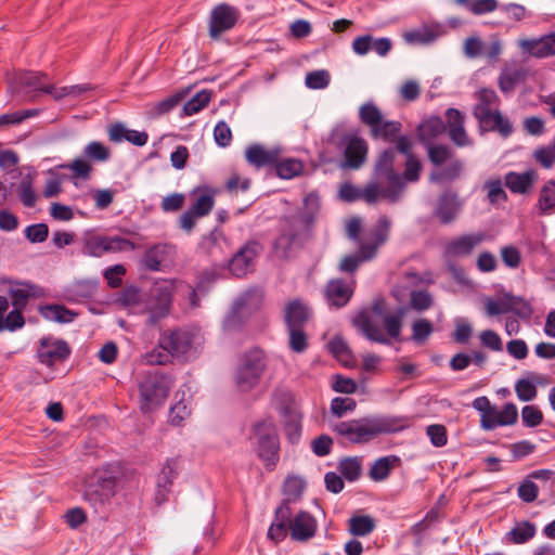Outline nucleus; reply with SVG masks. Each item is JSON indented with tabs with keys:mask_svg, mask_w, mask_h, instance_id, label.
<instances>
[{
	"mask_svg": "<svg viewBox=\"0 0 555 555\" xmlns=\"http://www.w3.org/2000/svg\"><path fill=\"white\" fill-rule=\"evenodd\" d=\"M473 408L480 412V425L485 430H493L498 426H511L517 423L518 411L513 402H507L501 411L493 406L486 396L476 398Z\"/></svg>",
	"mask_w": 555,
	"mask_h": 555,
	"instance_id": "nucleus-8",
	"label": "nucleus"
},
{
	"mask_svg": "<svg viewBox=\"0 0 555 555\" xmlns=\"http://www.w3.org/2000/svg\"><path fill=\"white\" fill-rule=\"evenodd\" d=\"M317 521L308 512L298 513L292 521L291 537L293 540L306 542L317 532Z\"/></svg>",
	"mask_w": 555,
	"mask_h": 555,
	"instance_id": "nucleus-28",
	"label": "nucleus"
},
{
	"mask_svg": "<svg viewBox=\"0 0 555 555\" xmlns=\"http://www.w3.org/2000/svg\"><path fill=\"white\" fill-rule=\"evenodd\" d=\"M511 311L515 313L521 320H530L533 313V309L529 301L521 297L514 296L508 293Z\"/></svg>",
	"mask_w": 555,
	"mask_h": 555,
	"instance_id": "nucleus-48",
	"label": "nucleus"
},
{
	"mask_svg": "<svg viewBox=\"0 0 555 555\" xmlns=\"http://www.w3.org/2000/svg\"><path fill=\"white\" fill-rule=\"evenodd\" d=\"M12 306L25 310L30 298L44 296V289L29 282H15L8 292Z\"/></svg>",
	"mask_w": 555,
	"mask_h": 555,
	"instance_id": "nucleus-25",
	"label": "nucleus"
},
{
	"mask_svg": "<svg viewBox=\"0 0 555 555\" xmlns=\"http://www.w3.org/2000/svg\"><path fill=\"white\" fill-rule=\"evenodd\" d=\"M426 434L429 437L431 444L437 448L444 447L448 442L447 428L441 424L427 426Z\"/></svg>",
	"mask_w": 555,
	"mask_h": 555,
	"instance_id": "nucleus-63",
	"label": "nucleus"
},
{
	"mask_svg": "<svg viewBox=\"0 0 555 555\" xmlns=\"http://www.w3.org/2000/svg\"><path fill=\"white\" fill-rule=\"evenodd\" d=\"M159 346L169 350L172 358L186 359L193 346V334L182 328L167 331L160 335Z\"/></svg>",
	"mask_w": 555,
	"mask_h": 555,
	"instance_id": "nucleus-19",
	"label": "nucleus"
},
{
	"mask_svg": "<svg viewBox=\"0 0 555 555\" xmlns=\"http://www.w3.org/2000/svg\"><path fill=\"white\" fill-rule=\"evenodd\" d=\"M142 299L141 291L134 285L125 286L118 294L117 302L122 307H134Z\"/></svg>",
	"mask_w": 555,
	"mask_h": 555,
	"instance_id": "nucleus-50",
	"label": "nucleus"
},
{
	"mask_svg": "<svg viewBox=\"0 0 555 555\" xmlns=\"http://www.w3.org/2000/svg\"><path fill=\"white\" fill-rule=\"evenodd\" d=\"M284 319L287 328L305 327L309 319L308 308L299 300H293L285 307Z\"/></svg>",
	"mask_w": 555,
	"mask_h": 555,
	"instance_id": "nucleus-32",
	"label": "nucleus"
},
{
	"mask_svg": "<svg viewBox=\"0 0 555 555\" xmlns=\"http://www.w3.org/2000/svg\"><path fill=\"white\" fill-rule=\"evenodd\" d=\"M427 154L430 163L436 167H440L452 158L453 151L444 144H428Z\"/></svg>",
	"mask_w": 555,
	"mask_h": 555,
	"instance_id": "nucleus-47",
	"label": "nucleus"
},
{
	"mask_svg": "<svg viewBox=\"0 0 555 555\" xmlns=\"http://www.w3.org/2000/svg\"><path fill=\"white\" fill-rule=\"evenodd\" d=\"M521 421L525 427L534 428L542 423L543 413L535 405H525L521 410Z\"/></svg>",
	"mask_w": 555,
	"mask_h": 555,
	"instance_id": "nucleus-57",
	"label": "nucleus"
},
{
	"mask_svg": "<svg viewBox=\"0 0 555 555\" xmlns=\"http://www.w3.org/2000/svg\"><path fill=\"white\" fill-rule=\"evenodd\" d=\"M241 13L238 9L228 3L216 5L209 17V36L218 39L223 33L231 30L237 23Z\"/></svg>",
	"mask_w": 555,
	"mask_h": 555,
	"instance_id": "nucleus-17",
	"label": "nucleus"
},
{
	"mask_svg": "<svg viewBox=\"0 0 555 555\" xmlns=\"http://www.w3.org/2000/svg\"><path fill=\"white\" fill-rule=\"evenodd\" d=\"M408 309L405 307H398L393 312L388 315H385L383 321V325L387 332V335L390 338L399 339L401 335L402 324L404 315L406 314Z\"/></svg>",
	"mask_w": 555,
	"mask_h": 555,
	"instance_id": "nucleus-39",
	"label": "nucleus"
},
{
	"mask_svg": "<svg viewBox=\"0 0 555 555\" xmlns=\"http://www.w3.org/2000/svg\"><path fill=\"white\" fill-rule=\"evenodd\" d=\"M70 352V347L65 340L48 336L40 339L37 358L41 364L52 367L55 363L67 360Z\"/></svg>",
	"mask_w": 555,
	"mask_h": 555,
	"instance_id": "nucleus-18",
	"label": "nucleus"
},
{
	"mask_svg": "<svg viewBox=\"0 0 555 555\" xmlns=\"http://www.w3.org/2000/svg\"><path fill=\"white\" fill-rule=\"evenodd\" d=\"M289 348L297 353L304 352L308 348V337L304 327L287 328Z\"/></svg>",
	"mask_w": 555,
	"mask_h": 555,
	"instance_id": "nucleus-52",
	"label": "nucleus"
},
{
	"mask_svg": "<svg viewBox=\"0 0 555 555\" xmlns=\"http://www.w3.org/2000/svg\"><path fill=\"white\" fill-rule=\"evenodd\" d=\"M339 196L343 201L352 203L364 201L367 204H375L383 198L378 183L367 182L363 188H359L350 182L344 183L339 189Z\"/></svg>",
	"mask_w": 555,
	"mask_h": 555,
	"instance_id": "nucleus-22",
	"label": "nucleus"
},
{
	"mask_svg": "<svg viewBox=\"0 0 555 555\" xmlns=\"http://www.w3.org/2000/svg\"><path fill=\"white\" fill-rule=\"evenodd\" d=\"M482 234L460 236L449 244V251L456 256L468 255L478 244L482 242Z\"/></svg>",
	"mask_w": 555,
	"mask_h": 555,
	"instance_id": "nucleus-37",
	"label": "nucleus"
},
{
	"mask_svg": "<svg viewBox=\"0 0 555 555\" xmlns=\"http://www.w3.org/2000/svg\"><path fill=\"white\" fill-rule=\"evenodd\" d=\"M474 115L480 127L487 131L498 132L503 138L509 137L513 132V125L500 111L492 112L491 108L486 106H475Z\"/></svg>",
	"mask_w": 555,
	"mask_h": 555,
	"instance_id": "nucleus-20",
	"label": "nucleus"
},
{
	"mask_svg": "<svg viewBox=\"0 0 555 555\" xmlns=\"http://www.w3.org/2000/svg\"><path fill=\"white\" fill-rule=\"evenodd\" d=\"M135 249V244L121 236L89 235L83 240L81 253L89 257L100 258L105 254Z\"/></svg>",
	"mask_w": 555,
	"mask_h": 555,
	"instance_id": "nucleus-11",
	"label": "nucleus"
},
{
	"mask_svg": "<svg viewBox=\"0 0 555 555\" xmlns=\"http://www.w3.org/2000/svg\"><path fill=\"white\" fill-rule=\"evenodd\" d=\"M39 312L42 315V318L59 323L73 322L75 317L77 315L63 305H46L43 307H40Z\"/></svg>",
	"mask_w": 555,
	"mask_h": 555,
	"instance_id": "nucleus-38",
	"label": "nucleus"
},
{
	"mask_svg": "<svg viewBox=\"0 0 555 555\" xmlns=\"http://www.w3.org/2000/svg\"><path fill=\"white\" fill-rule=\"evenodd\" d=\"M83 499L90 504L95 513H102L109 504L112 498L93 482L86 488Z\"/></svg>",
	"mask_w": 555,
	"mask_h": 555,
	"instance_id": "nucleus-35",
	"label": "nucleus"
},
{
	"mask_svg": "<svg viewBox=\"0 0 555 555\" xmlns=\"http://www.w3.org/2000/svg\"><path fill=\"white\" fill-rule=\"evenodd\" d=\"M273 167L276 176L285 180L298 177L304 171V164L299 159L285 158L281 160L280 155L278 156V162L273 164Z\"/></svg>",
	"mask_w": 555,
	"mask_h": 555,
	"instance_id": "nucleus-36",
	"label": "nucleus"
},
{
	"mask_svg": "<svg viewBox=\"0 0 555 555\" xmlns=\"http://www.w3.org/2000/svg\"><path fill=\"white\" fill-rule=\"evenodd\" d=\"M448 124L439 116H431L423 124H421L418 130L422 139L436 138L443 133L447 129Z\"/></svg>",
	"mask_w": 555,
	"mask_h": 555,
	"instance_id": "nucleus-44",
	"label": "nucleus"
},
{
	"mask_svg": "<svg viewBox=\"0 0 555 555\" xmlns=\"http://www.w3.org/2000/svg\"><path fill=\"white\" fill-rule=\"evenodd\" d=\"M330 142L339 149H344L343 168L357 170L365 163L369 145L363 138L335 129L331 133Z\"/></svg>",
	"mask_w": 555,
	"mask_h": 555,
	"instance_id": "nucleus-7",
	"label": "nucleus"
},
{
	"mask_svg": "<svg viewBox=\"0 0 555 555\" xmlns=\"http://www.w3.org/2000/svg\"><path fill=\"white\" fill-rule=\"evenodd\" d=\"M267 369V358L262 350L255 348L244 354L235 371V385L242 392H248L260 383Z\"/></svg>",
	"mask_w": 555,
	"mask_h": 555,
	"instance_id": "nucleus-6",
	"label": "nucleus"
},
{
	"mask_svg": "<svg viewBox=\"0 0 555 555\" xmlns=\"http://www.w3.org/2000/svg\"><path fill=\"white\" fill-rule=\"evenodd\" d=\"M402 165H404V162L399 159L397 151L392 147L384 149L374 163L373 180L371 182L379 184L382 197L390 203L400 199L405 183H409L404 178V171L400 172Z\"/></svg>",
	"mask_w": 555,
	"mask_h": 555,
	"instance_id": "nucleus-3",
	"label": "nucleus"
},
{
	"mask_svg": "<svg viewBox=\"0 0 555 555\" xmlns=\"http://www.w3.org/2000/svg\"><path fill=\"white\" fill-rule=\"evenodd\" d=\"M18 196L25 207L31 208L36 205L37 195L33 189V181L29 177L21 181L18 185Z\"/></svg>",
	"mask_w": 555,
	"mask_h": 555,
	"instance_id": "nucleus-55",
	"label": "nucleus"
},
{
	"mask_svg": "<svg viewBox=\"0 0 555 555\" xmlns=\"http://www.w3.org/2000/svg\"><path fill=\"white\" fill-rule=\"evenodd\" d=\"M537 180L538 173L533 169L525 172L509 171L504 177L506 188L516 194L529 193Z\"/></svg>",
	"mask_w": 555,
	"mask_h": 555,
	"instance_id": "nucleus-29",
	"label": "nucleus"
},
{
	"mask_svg": "<svg viewBox=\"0 0 555 555\" xmlns=\"http://www.w3.org/2000/svg\"><path fill=\"white\" fill-rule=\"evenodd\" d=\"M284 431L291 443L298 442L301 435V414L298 411L284 409Z\"/></svg>",
	"mask_w": 555,
	"mask_h": 555,
	"instance_id": "nucleus-33",
	"label": "nucleus"
},
{
	"mask_svg": "<svg viewBox=\"0 0 555 555\" xmlns=\"http://www.w3.org/2000/svg\"><path fill=\"white\" fill-rule=\"evenodd\" d=\"M537 534V526L529 520L517 521L515 526L504 534L506 544H525Z\"/></svg>",
	"mask_w": 555,
	"mask_h": 555,
	"instance_id": "nucleus-31",
	"label": "nucleus"
},
{
	"mask_svg": "<svg viewBox=\"0 0 555 555\" xmlns=\"http://www.w3.org/2000/svg\"><path fill=\"white\" fill-rule=\"evenodd\" d=\"M209 101L210 93L201 91L184 104L183 112L186 116H192L208 105Z\"/></svg>",
	"mask_w": 555,
	"mask_h": 555,
	"instance_id": "nucleus-53",
	"label": "nucleus"
},
{
	"mask_svg": "<svg viewBox=\"0 0 555 555\" xmlns=\"http://www.w3.org/2000/svg\"><path fill=\"white\" fill-rule=\"evenodd\" d=\"M446 117L451 141L460 147L470 145L472 141L465 131L464 117L461 112L456 108H448Z\"/></svg>",
	"mask_w": 555,
	"mask_h": 555,
	"instance_id": "nucleus-27",
	"label": "nucleus"
},
{
	"mask_svg": "<svg viewBox=\"0 0 555 555\" xmlns=\"http://www.w3.org/2000/svg\"><path fill=\"white\" fill-rule=\"evenodd\" d=\"M23 309L14 308L10 311L7 317L0 323V332L10 331L14 332L22 328L25 325V319L23 317Z\"/></svg>",
	"mask_w": 555,
	"mask_h": 555,
	"instance_id": "nucleus-49",
	"label": "nucleus"
},
{
	"mask_svg": "<svg viewBox=\"0 0 555 555\" xmlns=\"http://www.w3.org/2000/svg\"><path fill=\"white\" fill-rule=\"evenodd\" d=\"M375 528L374 519L371 516H352L349 519V531L357 537H365Z\"/></svg>",
	"mask_w": 555,
	"mask_h": 555,
	"instance_id": "nucleus-45",
	"label": "nucleus"
},
{
	"mask_svg": "<svg viewBox=\"0 0 555 555\" xmlns=\"http://www.w3.org/2000/svg\"><path fill=\"white\" fill-rule=\"evenodd\" d=\"M262 251V246L257 241L245 243L231 258L230 272L236 278L246 276L255 270V261Z\"/></svg>",
	"mask_w": 555,
	"mask_h": 555,
	"instance_id": "nucleus-15",
	"label": "nucleus"
},
{
	"mask_svg": "<svg viewBox=\"0 0 555 555\" xmlns=\"http://www.w3.org/2000/svg\"><path fill=\"white\" fill-rule=\"evenodd\" d=\"M358 115L360 122L369 128L370 137L373 140L396 143L393 149L397 151V155L402 154L404 156V178L411 183L417 182L422 171V164L413 154L411 138L406 134H401L402 124L398 120L386 119L373 101H367L360 105Z\"/></svg>",
	"mask_w": 555,
	"mask_h": 555,
	"instance_id": "nucleus-1",
	"label": "nucleus"
},
{
	"mask_svg": "<svg viewBox=\"0 0 555 555\" xmlns=\"http://www.w3.org/2000/svg\"><path fill=\"white\" fill-rule=\"evenodd\" d=\"M257 438V454L264 467L272 470L280 459V441L276 428L272 422L262 421L254 426Z\"/></svg>",
	"mask_w": 555,
	"mask_h": 555,
	"instance_id": "nucleus-10",
	"label": "nucleus"
},
{
	"mask_svg": "<svg viewBox=\"0 0 555 555\" xmlns=\"http://www.w3.org/2000/svg\"><path fill=\"white\" fill-rule=\"evenodd\" d=\"M396 462H399L397 456H384L376 460L369 472L370 478L374 481L387 479Z\"/></svg>",
	"mask_w": 555,
	"mask_h": 555,
	"instance_id": "nucleus-42",
	"label": "nucleus"
},
{
	"mask_svg": "<svg viewBox=\"0 0 555 555\" xmlns=\"http://www.w3.org/2000/svg\"><path fill=\"white\" fill-rule=\"evenodd\" d=\"M83 157L89 160L104 163L111 157V151L102 142L92 141L83 147Z\"/></svg>",
	"mask_w": 555,
	"mask_h": 555,
	"instance_id": "nucleus-46",
	"label": "nucleus"
},
{
	"mask_svg": "<svg viewBox=\"0 0 555 555\" xmlns=\"http://www.w3.org/2000/svg\"><path fill=\"white\" fill-rule=\"evenodd\" d=\"M515 392L520 401L528 402L537 397V387L529 379L521 378L515 384Z\"/></svg>",
	"mask_w": 555,
	"mask_h": 555,
	"instance_id": "nucleus-60",
	"label": "nucleus"
},
{
	"mask_svg": "<svg viewBox=\"0 0 555 555\" xmlns=\"http://www.w3.org/2000/svg\"><path fill=\"white\" fill-rule=\"evenodd\" d=\"M279 155V149L267 150L260 144H251L245 151L246 160L257 168L273 166Z\"/></svg>",
	"mask_w": 555,
	"mask_h": 555,
	"instance_id": "nucleus-30",
	"label": "nucleus"
},
{
	"mask_svg": "<svg viewBox=\"0 0 555 555\" xmlns=\"http://www.w3.org/2000/svg\"><path fill=\"white\" fill-rule=\"evenodd\" d=\"M117 482L118 478L116 476L112 475L108 470H104L98 475L94 483L98 485L103 492L113 498L116 493Z\"/></svg>",
	"mask_w": 555,
	"mask_h": 555,
	"instance_id": "nucleus-64",
	"label": "nucleus"
},
{
	"mask_svg": "<svg viewBox=\"0 0 555 555\" xmlns=\"http://www.w3.org/2000/svg\"><path fill=\"white\" fill-rule=\"evenodd\" d=\"M175 288L176 283L172 280H160L153 283L145 300L150 324H156L169 313Z\"/></svg>",
	"mask_w": 555,
	"mask_h": 555,
	"instance_id": "nucleus-9",
	"label": "nucleus"
},
{
	"mask_svg": "<svg viewBox=\"0 0 555 555\" xmlns=\"http://www.w3.org/2000/svg\"><path fill=\"white\" fill-rule=\"evenodd\" d=\"M533 159L543 168L550 169L555 164V151L551 145H542L533 151Z\"/></svg>",
	"mask_w": 555,
	"mask_h": 555,
	"instance_id": "nucleus-56",
	"label": "nucleus"
},
{
	"mask_svg": "<svg viewBox=\"0 0 555 555\" xmlns=\"http://www.w3.org/2000/svg\"><path fill=\"white\" fill-rule=\"evenodd\" d=\"M517 47L521 56L548 59L555 56V31L533 38H519Z\"/></svg>",
	"mask_w": 555,
	"mask_h": 555,
	"instance_id": "nucleus-16",
	"label": "nucleus"
},
{
	"mask_svg": "<svg viewBox=\"0 0 555 555\" xmlns=\"http://www.w3.org/2000/svg\"><path fill=\"white\" fill-rule=\"evenodd\" d=\"M391 221L387 216H380L369 233V241L359 245L357 255L345 256L339 263V271L353 274L364 261L374 259L378 248L389 238Z\"/></svg>",
	"mask_w": 555,
	"mask_h": 555,
	"instance_id": "nucleus-4",
	"label": "nucleus"
},
{
	"mask_svg": "<svg viewBox=\"0 0 555 555\" xmlns=\"http://www.w3.org/2000/svg\"><path fill=\"white\" fill-rule=\"evenodd\" d=\"M173 385L170 375L158 371H149L141 375L139 387V406L142 413H151L160 408Z\"/></svg>",
	"mask_w": 555,
	"mask_h": 555,
	"instance_id": "nucleus-5",
	"label": "nucleus"
},
{
	"mask_svg": "<svg viewBox=\"0 0 555 555\" xmlns=\"http://www.w3.org/2000/svg\"><path fill=\"white\" fill-rule=\"evenodd\" d=\"M463 171V162L453 159L448 166L433 170L429 180L435 183L451 182L460 178Z\"/></svg>",
	"mask_w": 555,
	"mask_h": 555,
	"instance_id": "nucleus-34",
	"label": "nucleus"
},
{
	"mask_svg": "<svg viewBox=\"0 0 555 555\" xmlns=\"http://www.w3.org/2000/svg\"><path fill=\"white\" fill-rule=\"evenodd\" d=\"M178 475V459H168L156 478L155 502L157 505H162L168 501L173 480Z\"/></svg>",
	"mask_w": 555,
	"mask_h": 555,
	"instance_id": "nucleus-21",
	"label": "nucleus"
},
{
	"mask_svg": "<svg viewBox=\"0 0 555 555\" xmlns=\"http://www.w3.org/2000/svg\"><path fill=\"white\" fill-rule=\"evenodd\" d=\"M442 34L439 25L408 31L404 38L410 43L426 44L435 41Z\"/></svg>",
	"mask_w": 555,
	"mask_h": 555,
	"instance_id": "nucleus-40",
	"label": "nucleus"
},
{
	"mask_svg": "<svg viewBox=\"0 0 555 555\" xmlns=\"http://www.w3.org/2000/svg\"><path fill=\"white\" fill-rule=\"evenodd\" d=\"M164 247L155 245L149 248L142 258L144 267L152 271H158L160 269L162 261L164 260Z\"/></svg>",
	"mask_w": 555,
	"mask_h": 555,
	"instance_id": "nucleus-51",
	"label": "nucleus"
},
{
	"mask_svg": "<svg viewBox=\"0 0 555 555\" xmlns=\"http://www.w3.org/2000/svg\"><path fill=\"white\" fill-rule=\"evenodd\" d=\"M232 130L230 126L224 121L220 120L214 128V139L217 145L220 147H227L232 142Z\"/></svg>",
	"mask_w": 555,
	"mask_h": 555,
	"instance_id": "nucleus-62",
	"label": "nucleus"
},
{
	"mask_svg": "<svg viewBox=\"0 0 555 555\" xmlns=\"http://www.w3.org/2000/svg\"><path fill=\"white\" fill-rule=\"evenodd\" d=\"M463 51L467 57H481L491 65L500 59L503 51V43L498 35L490 36L486 41L481 40L479 37L472 36L465 39Z\"/></svg>",
	"mask_w": 555,
	"mask_h": 555,
	"instance_id": "nucleus-13",
	"label": "nucleus"
},
{
	"mask_svg": "<svg viewBox=\"0 0 555 555\" xmlns=\"http://www.w3.org/2000/svg\"><path fill=\"white\" fill-rule=\"evenodd\" d=\"M62 168L70 170L75 178H81L83 180H88L92 171L91 165L85 157L76 158L70 164L62 165Z\"/></svg>",
	"mask_w": 555,
	"mask_h": 555,
	"instance_id": "nucleus-58",
	"label": "nucleus"
},
{
	"mask_svg": "<svg viewBox=\"0 0 555 555\" xmlns=\"http://www.w3.org/2000/svg\"><path fill=\"white\" fill-rule=\"evenodd\" d=\"M38 115V111L30 108L0 115V127L20 125L27 118Z\"/></svg>",
	"mask_w": 555,
	"mask_h": 555,
	"instance_id": "nucleus-54",
	"label": "nucleus"
},
{
	"mask_svg": "<svg viewBox=\"0 0 555 555\" xmlns=\"http://www.w3.org/2000/svg\"><path fill=\"white\" fill-rule=\"evenodd\" d=\"M353 295L352 283L343 279L331 280L325 287V296L331 306L336 308L345 307Z\"/></svg>",
	"mask_w": 555,
	"mask_h": 555,
	"instance_id": "nucleus-26",
	"label": "nucleus"
},
{
	"mask_svg": "<svg viewBox=\"0 0 555 555\" xmlns=\"http://www.w3.org/2000/svg\"><path fill=\"white\" fill-rule=\"evenodd\" d=\"M215 205V198L212 194L204 193L199 195L196 202L189 208L199 218L207 216Z\"/></svg>",
	"mask_w": 555,
	"mask_h": 555,
	"instance_id": "nucleus-61",
	"label": "nucleus"
},
{
	"mask_svg": "<svg viewBox=\"0 0 555 555\" xmlns=\"http://www.w3.org/2000/svg\"><path fill=\"white\" fill-rule=\"evenodd\" d=\"M337 468L343 478L353 482L361 476L362 462L358 456L345 457L338 463Z\"/></svg>",
	"mask_w": 555,
	"mask_h": 555,
	"instance_id": "nucleus-43",
	"label": "nucleus"
},
{
	"mask_svg": "<svg viewBox=\"0 0 555 555\" xmlns=\"http://www.w3.org/2000/svg\"><path fill=\"white\" fill-rule=\"evenodd\" d=\"M537 207L540 215H550L555 209V180H550L542 186Z\"/></svg>",
	"mask_w": 555,
	"mask_h": 555,
	"instance_id": "nucleus-41",
	"label": "nucleus"
},
{
	"mask_svg": "<svg viewBox=\"0 0 555 555\" xmlns=\"http://www.w3.org/2000/svg\"><path fill=\"white\" fill-rule=\"evenodd\" d=\"M434 327L429 320L420 319L412 324V339L415 343L425 341L433 333Z\"/></svg>",
	"mask_w": 555,
	"mask_h": 555,
	"instance_id": "nucleus-59",
	"label": "nucleus"
},
{
	"mask_svg": "<svg viewBox=\"0 0 555 555\" xmlns=\"http://www.w3.org/2000/svg\"><path fill=\"white\" fill-rule=\"evenodd\" d=\"M461 207L462 202L460 201L457 194L452 191H446L439 196L437 201L435 216L440 220L441 223L448 224L456 218Z\"/></svg>",
	"mask_w": 555,
	"mask_h": 555,
	"instance_id": "nucleus-24",
	"label": "nucleus"
},
{
	"mask_svg": "<svg viewBox=\"0 0 555 555\" xmlns=\"http://www.w3.org/2000/svg\"><path fill=\"white\" fill-rule=\"evenodd\" d=\"M352 324L367 340L382 345H390V339L373 323L370 310L364 309L359 311L352 319Z\"/></svg>",
	"mask_w": 555,
	"mask_h": 555,
	"instance_id": "nucleus-23",
	"label": "nucleus"
},
{
	"mask_svg": "<svg viewBox=\"0 0 555 555\" xmlns=\"http://www.w3.org/2000/svg\"><path fill=\"white\" fill-rule=\"evenodd\" d=\"M20 82L24 92L42 91L52 94L55 99H62L68 95L77 96L93 89L90 83L73 85L56 89L52 85H43L37 72H25V75L20 78Z\"/></svg>",
	"mask_w": 555,
	"mask_h": 555,
	"instance_id": "nucleus-12",
	"label": "nucleus"
},
{
	"mask_svg": "<svg viewBox=\"0 0 555 555\" xmlns=\"http://www.w3.org/2000/svg\"><path fill=\"white\" fill-rule=\"evenodd\" d=\"M408 427L402 416H367L335 425L334 430L352 443H366L382 434L397 433Z\"/></svg>",
	"mask_w": 555,
	"mask_h": 555,
	"instance_id": "nucleus-2",
	"label": "nucleus"
},
{
	"mask_svg": "<svg viewBox=\"0 0 555 555\" xmlns=\"http://www.w3.org/2000/svg\"><path fill=\"white\" fill-rule=\"evenodd\" d=\"M304 219L299 215H293L283 218L281 233L274 241V249L282 257L287 258L294 247L300 246L301 224Z\"/></svg>",
	"mask_w": 555,
	"mask_h": 555,
	"instance_id": "nucleus-14",
	"label": "nucleus"
}]
</instances>
